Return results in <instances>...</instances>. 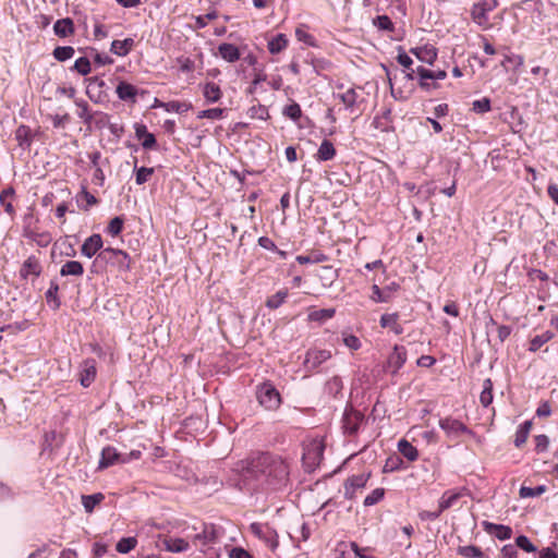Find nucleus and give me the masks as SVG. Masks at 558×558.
I'll return each instance as SVG.
<instances>
[{
  "label": "nucleus",
  "instance_id": "obj_1",
  "mask_svg": "<svg viewBox=\"0 0 558 558\" xmlns=\"http://www.w3.org/2000/svg\"><path fill=\"white\" fill-rule=\"evenodd\" d=\"M238 470L245 481H254L255 486L264 490H280L289 483V464L270 452H260L247 461H241Z\"/></svg>",
  "mask_w": 558,
  "mask_h": 558
},
{
  "label": "nucleus",
  "instance_id": "obj_2",
  "mask_svg": "<svg viewBox=\"0 0 558 558\" xmlns=\"http://www.w3.org/2000/svg\"><path fill=\"white\" fill-rule=\"evenodd\" d=\"M108 265L118 268V270L126 271L130 269V257L122 250L106 247L93 260L90 271L94 274L102 272Z\"/></svg>",
  "mask_w": 558,
  "mask_h": 558
},
{
  "label": "nucleus",
  "instance_id": "obj_3",
  "mask_svg": "<svg viewBox=\"0 0 558 558\" xmlns=\"http://www.w3.org/2000/svg\"><path fill=\"white\" fill-rule=\"evenodd\" d=\"M256 397L259 404L266 410H277L281 403L280 393L269 381L263 383L257 387Z\"/></svg>",
  "mask_w": 558,
  "mask_h": 558
},
{
  "label": "nucleus",
  "instance_id": "obj_4",
  "mask_svg": "<svg viewBox=\"0 0 558 558\" xmlns=\"http://www.w3.org/2000/svg\"><path fill=\"white\" fill-rule=\"evenodd\" d=\"M498 5L497 0H480L474 3L471 10V16L474 23H476L483 29H488L492 24L488 19V14L494 11Z\"/></svg>",
  "mask_w": 558,
  "mask_h": 558
},
{
  "label": "nucleus",
  "instance_id": "obj_5",
  "mask_svg": "<svg viewBox=\"0 0 558 558\" xmlns=\"http://www.w3.org/2000/svg\"><path fill=\"white\" fill-rule=\"evenodd\" d=\"M86 94L88 98L95 104H102L107 101L108 94L106 92V82L98 76L88 77L86 80Z\"/></svg>",
  "mask_w": 558,
  "mask_h": 558
},
{
  "label": "nucleus",
  "instance_id": "obj_6",
  "mask_svg": "<svg viewBox=\"0 0 558 558\" xmlns=\"http://www.w3.org/2000/svg\"><path fill=\"white\" fill-rule=\"evenodd\" d=\"M250 530L255 536L263 539L271 550L278 547V535L269 525L254 522L250 525Z\"/></svg>",
  "mask_w": 558,
  "mask_h": 558
},
{
  "label": "nucleus",
  "instance_id": "obj_7",
  "mask_svg": "<svg viewBox=\"0 0 558 558\" xmlns=\"http://www.w3.org/2000/svg\"><path fill=\"white\" fill-rule=\"evenodd\" d=\"M371 477V473H360L350 476L343 485L344 488V497L347 499L355 498L356 492L363 489L368 480Z\"/></svg>",
  "mask_w": 558,
  "mask_h": 558
},
{
  "label": "nucleus",
  "instance_id": "obj_8",
  "mask_svg": "<svg viewBox=\"0 0 558 558\" xmlns=\"http://www.w3.org/2000/svg\"><path fill=\"white\" fill-rule=\"evenodd\" d=\"M363 421L364 415L360 411L353 408H347L342 417L344 433L349 435L356 434Z\"/></svg>",
  "mask_w": 558,
  "mask_h": 558
},
{
  "label": "nucleus",
  "instance_id": "obj_9",
  "mask_svg": "<svg viewBox=\"0 0 558 558\" xmlns=\"http://www.w3.org/2000/svg\"><path fill=\"white\" fill-rule=\"evenodd\" d=\"M330 357L331 352L329 350L311 349L305 354L303 362L304 368L307 372H313Z\"/></svg>",
  "mask_w": 558,
  "mask_h": 558
},
{
  "label": "nucleus",
  "instance_id": "obj_10",
  "mask_svg": "<svg viewBox=\"0 0 558 558\" xmlns=\"http://www.w3.org/2000/svg\"><path fill=\"white\" fill-rule=\"evenodd\" d=\"M407 359V349L403 345L396 344L387 359L385 368L395 375L405 364Z\"/></svg>",
  "mask_w": 558,
  "mask_h": 558
},
{
  "label": "nucleus",
  "instance_id": "obj_11",
  "mask_svg": "<svg viewBox=\"0 0 558 558\" xmlns=\"http://www.w3.org/2000/svg\"><path fill=\"white\" fill-rule=\"evenodd\" d=\"M324 446L320 442H312L304 449L303 463L307 468H314L319 464L323 458Z\"/></svg>",
  "mask_w": 558,
  "mask_h": 558
},
{
  "label": "nucleus",
  "instance_id": "obj_12",
  "mask_svg": "<svg viewBox=\"0 0 558 558\" xmlns=\"http://www.w3.org/2000/svg\"><path fill=\"white\" fill-rule=\"evenodd\" d=\"M102 238L98 233H94L88 236L81 246V253L83 256L87 258H92L93 256H97V254L101 251L102 247Z\"/></svg>",
  "mask_w": 558,
  "mask_h": 558
},
{
  "label": "nucleus",
  "instance_id": "obj_13",
  "mask_svg": "<svg viewBox=\"0 0 558 558\" xmlns=\"http://www.w3.org/2000/svg\"><path fill=\"white\" fill-rule=\"evenodd\" d=\"M116 93L120 100L135 104L137 100L136 97L138 95V89L136 86L125 81H121L117 85Z\"/></svg>",
  "mask_w": 558,
  "mask_h": 558
},
{
  "label": "nucleus",
  "instance_id": "obj_14",
  "mask_svg": "<svg viewBox=\"0 0 558 558\" xmlns=\"http://www.w3.org/2000/svg\"><path fill=\"white\" fill-rule=\"evenodd\" d=\"M410 52L413 53L420 61L432 65L437 59V50L430 45L411 48Z\"/></svg>",
  "mask_w": 558,
  "mask_h": 558
},
{
  "label": "nucleus",
  "instance_id": "obj_15",
  "mask_svg": "<svg viewBox=\"0 0 558 558\" xmlns=\"http://www.w3.org/2000/svg\"><path fill=\"white\" fill-rule=\"evenodd\" d=\"M439 426L449 436H458L461 433H468V427L460 421L446 417L439 421Z\"/></svg>",
  "mask_w": 558,
  "mask_h": 558
},
{
  "label": "nucleus",
  "instance_id": "obj_16",
  "mask_svg": "<svg viewBox=\"0 0 558 558\" xmlns=\"http://www.w3.org/2000/svg\"><path fill=\"white\" fill-rule=\"evenodd\" d=\"M483 526L488 534L494 535L500 541L509 539L512 536V529L510 526L487 521L483 522Z\"/></svg>",
  "mask_w": 558,
  "mask_h": 558
},
{
  "label": "nucleus",
  "instance_id": "obj_17",
  "mask_svg": "<svg viewBox=\"0 0 558 558\" xmlns=\"http://www.w3.org/2000/svg\"><path fill=\"white\" fill-rule=\"evenodd\" d=\"M117 462H121V454L117 451L116 448L107 446L101 451L98 469H106L108 466L116 464Z\"/></svg>",
  "mask_w": 558,
  "mask_h": 558
},
{
  "label": "nucleus",
  "instance_id": "obj_18",
  "mask_svg": "<svg viewBox=\"0 0 558 558\" xmlns=\"http://www.w3.org/2000/svg\"><path fill=\"white\" fill-rule=\"evenodd\" d=\"M20 274L23 278H27L28 276L38 277L41 274V265L38 258L35 256H29L23 263Z\"/></svg>",
  "mask_w": 558,
  "mask_h": 558
},
{
  "label": "nucleus",
  "instance_id": "obj_19",
  "mask_svg": "<svg viewBox=\"0 0 558 558\" xmlns=\"http://www.w3.org/2000/svg\"><path fill=\"white\" fill-rule=\"evenodd\" d=\"M219 56L227 62L233 63L241 57L240 50L233 44L223 43L218 46Z\"/></svg>",
  "mask_w": 558,
  "mask_h": 558
},
{
  "label": "nucleus",
  "instance_id": "obj_20",
  "mask_svg": "<svg viewBox=\"0 0 558 558\" xmlns=\"http://www.w3.org/2000/svg\"><path fill=\"white\" fill-rule=\"evenodd\" d=\"M74 31V23L70 17L60 19L53 25V32L60 38L73 35Z\"/></svg>",
  "mask_w": 558,
  "mask_h": 558
},
{
  "label": "nucleus",
  "instance_id": "obj_21",
  "mask_svg": "<svg viewBox=\"0 0 558 558\" xmlns=\"http://www.w3.org/2000/svg\"><path fill=\"white\" fill-rule=\"evenodd\" d=\"M462 492H459V490H454V489H448L446 490L439 501H438V507L440 509L441 512H444L445 510L451 508L452 506L456 505V502L462 497Z\"/></svg>",
  "mask_w": 558,
  "mask_h": 558
},
{
  "label": "nucleus",
  "instance_id": "obj_22",
  "mask_svg": "<svg viewBox=\"0 0 558 558\" xmlns=\"http://www.w3.org/2000/svg\"><path fill=\"white\" fill-rule=\"evenodd\" d=\"M75 199L77 206L85 211L89 210L92 206L98 204V199L87 191L86 186H82L80 193L76 194Z\"/></svg>",
  "mask_w": 558,
  "mask_h": 558
},
{
  "label": "nucleus",
  "instance_id": "obj_23",
  "mask_svg": "<svg viewBox=\"0 0 558 558\" xmlns=\"http://www.w3.org/2000/svg\"><path fill=\"white\" fill-rule=\"evenodd\" d=\"M203 96L208 104H215L222 98V90L216 83L207 82L203 86Z\"/></svg>",
  "mask_w": 558,
  "mask_h": 558
},
{
  "label": "nucleus",
  "instance_id": "obj_24",
  "mask_svg": "<svg viewBox=\"0 0 558 558\" xmlns=\"http://www.w3.org/2000/svg\"><path fill=\"white\" fill-rule=\"evenodd\" d=\"M217 541V532L213 525L205 526L202 533H198L194 537L195 545L199 546H208L210 544L216 543Z\"/></svg>",
  "mask_w": 558,
  "mask_h": 558
},
{
  "label": "nucleus",
  "instance_id": "obj_25",
  "mask_svg": "<svg viewBox=\"0 0 558 558\" xmlns=\"http://www.w3.org/2000/svg\"><path fill=\"white\" fill-rule=\"evenodd\" d=\"M399 314H384L380 317V326L383 328H390L396 335H401L403 332L402 326L398 323Z\"/></svg>",
  "mask_w": 558,
  "mask_h": 558
},
{
  "label": "nucleus",
  "instance_id": "obj_26",
  "mask_svg": "<svg viewBox=\"0 0 558 558\" xmlns=\"http://www.w3.org/2000/svg\"><path fill=\"white\" fill-rule=\"evenodd\" d=\"M96 377L95 362L85 361L84 368L80 375V383L83 387L87 388L92 385Z\"/></svg>",
  "mask_w": 558,
  "mask_h": 558
},
{
  "label": "nucleus",
  "instance_id": "obj_27",
  "mask_svg": "<svg viewBox=\"0 0 558 558\" xmlns=\"http://www.w3.org/2000/svg\"><path fill=\"white\" fill-rule=\"evenodd\" d=\"M134 44L132 38L117 39L111 43L110 51L119 57H124L132 50Z\"/></svg>",
  "mask_w": 558,
  "mask_h": 558
},
{
  "label": "nucleus",
  "instance_id": "obj_28",
  "mask_svg": "<svg viewBox=\"0 0 558 558\" xmlns=\"http://www.w3.org/2000/svg\"><path fill=\"white\" fill-rule=\"evenodd\" d=\"M335 156L336 148L333 144L328 140H324L318 147L316 159L319 161H328L331 160Z\"/></svg>",
  "mask_w": 558,
  "mask_h": 558
},
{
  "label": "nucleus",
  "instance_id": "obj_29",
  "mask_svg": "<svg viewBox=\"0 0 558 558\" xmlns=\"http://www.w3.org/2000/svg\"><path fill=\"white\" fill-rule=\"evenodd\" d=\"M84 274V267L82 263L77 260H68L64 263L60 269V275L62 277L74 276L80 277Z\"/></svg>",
  "mask_w": 558,
  "mask_h": 558
},
{
  "label": "nucleus",
  "instance_id": "obj_30",
  "mask_svg": "<svg viewBox=\"0 0 558 558\" xmlns=\"http://www.w3.org/2000/svg\"><path fill=\"white\" fill-rule=\"evenodd\" d=\"M555 337L554 332L547 330L542 335H537L530 340L529 351L536 352L538 351L545 343L549 342Z\"/></svg>",
  "mask_w": 558,
  "mask_h": 558
},
{
  "label": "nucleus",
  "instance_id": "obj_31",
  "mask_svg": "<svg viewBox=\"0 0 558 558\" xmlns=\"http://www.w3.org/2000/svg\"><path fill=\"white\" fill-rule=\"evenodd\" d=\"M399 452L409 461H415L418 457L417 449L410 444L407 439H401L398 442Z\"/></svg>",
  "mask_w": 558,
  "mask_h": 558
},
{
  "label": "nucleus",
  "instance_id": "obj_32",
  "mask_svg": "<svg viewBox=\"0 0 558 558\" xmlns=\"http://www.w3.org/2000/svg\"><path fill=\"white\" fill-rule=\"evenodd\" d=\"M105 499V496L101 493H96L93 495H83L82 496V505L87 513L93 512L95 507L99 505Z\"/></svg>",
  "mask_w": 558,
  "mask_h": 558
},
{
  "label": "nucleus",
  "instance_id": "obj_33",
  "mask_svg": "<svg viewBox=\"0 0 558 558\" xmlns=\"http://www.w3.org/2000/svg\"><path fill=\"white\" fill-rule=\"evenodd\" d=\"M287 46L288 39L283 34H278L268 41V50L272 54L281 52Z\"/></svg>",
  "mask_w": 558,
  "mask_h": 558
},
{
  "label": "nucleus",
  "instance_id": "obj_34",
  "mask_svg": "<svg viewBox=\"0 0 558 558\" xmlns=\"http://www.w3.org/2000/svg\"><path fill=\"white\" fill-rule=\"evenodd\" d=\"M166 550L170 553H182L189 549V543L183 538H170L163 542Z\"/></svg>",
  "mask_w": 558,
  "mask_h": 558
},
{
  "label": "nucleus",
  "instance_id": "obj_35",
  "mask_svg": "<svg viewBox=\"0 0 558 558\" xmlns=\"http://www.w3.org/2000/svg\"><path fill=\"white\" fill-rule=\"evenodd\" d=\"M480 402L483 407L487 408L493 402V381L486 378L483 383V390L480 395Z\"/></svg>",
  "mask_w": 558,
  "mask_h": 558
},
{
  "label": "nucleus",
  "instance_id": "obj_36",
  "mask_svg": "<svg viewBox=\"0 0 558 558\" xmlns=\"http://www.w3.org/2000/svg\"><path fill=\"white\" fill-rule=\"evenodd\" d=\"M457 551L463 558H486L483 550L474 545L460 546Z\"/></svg>",
  "mask_w": 558,
  "mask_h": 558
},
{
  "label": "nucleus",
  "instance_id": "obj_37",
  "mask_svg": "<svg viewBox=\"0 0 558 558\" xmlns=\"http://www.w3.org/2000/svg\"><path fill=\"white\" fill-rule=\"evenodd\" d=\"M338 98L344 105L345 109L353 110V107L356 105L359 94L354 88H349L344 93L339 94Z\"/></svg>",
  "mask_w": 558,
  "mask_h": 558
},
{
  "label": "nucleus",
  "instance_id": "obj_38",
  "mask_svg": "<svg viewBox=\"0 0 558 558\" xmlns=\"http://www.w3.org/2000/svg\"><path fill=\"white\" fill-rule=\"evenodd\" d=\"M390 122H391V110L386 109L380 117H375L373 124L375 125L376 129L384 131V132H388L391 130Z\"/></svg>",
  "mask_w": 558,
  "mask_h": 558
},
{
  "label": "nucleus",
  "instance_id": "obj_39",
  "mask_svg": "<svg viewBox=\"0 0 558 558\" xmlns=\"http://www.w3.org/2000/svg\"><path fill=\"white\" fill-rule=\"evenodd\" d=\"M75 105L78 107V111H77V116L80 119H82V121L84 122V124H90L93 119H94V116L93 113L89 112V106L88 104L83 100V99H76L75 100Z\"/></svg>",
  "mask_w": 558,
  "mask_h": 558
},
{
  "label": "nucleus",
  "instance_id": "obj_40",
  "mask_svg": "<svg viewBox=\"0 0 558 558\" xmlns=\"http://www.w3.org/2000/svg\"><path fill=\"white\" fill-rule=\"evenodd\" d=\"M75 53V50L71 46H59L56 47L52 51V56L59 62H64L71 59Z\"/></svg>",
  "mask_w": 558,
  "mask_h": 558
},
{
  "label": "nucleus",
  "instance_id": "obj_41",
  "mask_svg": "<svg viewBox=\"0 0 558 558\" xmlns=\"http://www.w3.org/2000/svg\"><path fill=\"white\" fill-rule=\"evenodd\" d=\"M288 298V290H279L274 295L269 296L266 301V306L270 310L280 307Z\"/></svg>",
  "mask_w": 558,
  "mask_h": 558
},
{
  "label": "nucleus",
  "instance_id": "obj_42",
  "mask_svg": "<svg viewBox=\"0 0 558 558\" xmlns=\"http://www.w3.org/2000/svg\"><path fill=\"white\" fill-rule=\"evenodd\" d=\"M546 490L547 487L545 485H539L536 487L521 486L519 490V496L521 498H534L541 496Z\"/></svg>",
  "mask_w": 558,
  "mask_h": 558
},
{
  "label": "nucleus",
  "instance_id": "obj_43",
  "mask_svg": "<svg viewBox=\"0 0 558 558\" xmlns=\"http://www.w3.org/2000/svg\"><path fill=\"white\" fill-rule=\"evenodd\" d=\"M335 314V308H322L310 313L308 319L313 322H325L332 318Z\"/></svg>",
  "mask_w": 558,
  "mask_h": 558
},
{
  "label": "nucleus",
  "instance_id": "obj_44",
  "mask_svg": "<svg viewBox=\"0 0 558 558\" xmlns=\"http://www.w3.org/2000/svg\"><path fill=\"white\" fill-rule=\"evenodd\" d=\"M136 545L137 539L135 537H123L117 543L116 549L120 554H128L134 549Z\"/></svg>",
  "mask_w": 558,
  "mask_h": 558
},
{
  "label": "nucleus",
  "instance_id": "obj_45",
  "mask_svg": "<svg viewBox=\"0 0 558 558\" xmlns=\"http://www.w3.org/2000/svg\"><path fill=\"white\" fill-rule=\"evenodd\" d=\"M15 140L20 146H28L31 144V129L27 125H20L15 131Z\"/></svg>",
  "mask_w": 558,
  "mask_h": 558
},
{
  "label": "nucleus",
  "instance_id": "obj_46",
  "mask_svg": "<svg viewBox=\"0 0 558 558\" xmlns=\"http://www.w3.org/2000/svg\"><path fill=\"white\" fill-rule=\"evenodd\" d=\"M267 80V75L265 74L263 69L255 68L254 69V76L251 82L250 87L247 88V93L253 95L257 90V85L262 82H265Z\"/></svg>",
  "mask_w": 558,
  "mask_h": 558
},
{
  "label": "nucleus",
  "instance_id": "obj_47",
  "mask_svg": "<svg viewBox=\"0 0 558 558\" xmlns=\"http://www.w3.org/2000/svg\"><path fill=\"white\" fill-rule=\"evenodd\" d=\"M223 113L225 109L221 108L205 109L197 113V119L220 120L223 118Z\"/></svg>",
  "mask_w": 558,
  "mask_h": 558
},
{
  "label": "nucleus",
  "instance_id": "obj_48",
  "mask_svg": "<svg viewBox=\"0 0 558 558\" xmlns=\"http://www.w3.org/2000/svg\"><path fill=\"white\" fill-rule=\"evenodd\" d=\"M14 195V190L12 187L4 189L0 193V203L4 207V211L9 215L14 214V207L11 202H7L8 197H12Z\"/></svg>",
  "mask_w": 558,
  "mask_h": 558
},
{
  "label": "nucleus",
  "instance_id": "obj_49",
  "mask_svg": "<svg viewBox=\"0 0 558 558\" xmlns=\"http://www.w3.org/2000/svg\"><path fill=\"white\" fill-rule=\"evenodd\" d=\"M385 496V489L381 487L375 488L369 495H367L364 499V506L371 507L378 504Z\"/></svg>",
  "mask_w": 558,
  "mask_h": 558
},
{
  "label": "nucleus",
  "instance_id": "obj_50",
  "mask_svg": "<svg viewBox=\"0 0 558 558\" xmlns=\"http://www.w3.org/2000/svg\"><path fill=\"white\" fill-rule=\"evenodd\" d=\"M124 219L122 217H114L110 220L107 232L112 236H117L121 233L123 229Z\"/></svg>",
  "mask_w": 558,
  "mask_h": 558
},
{
  "label": "nucleus",
  "instance_id": "obj_51",
  "mask_svg": "<svg viewBox=\"0 0 558 558\" xmlns=\"http://www.w3.org/2000/svg\"><path fill=\"white\" fill-rule=\"evenodd\" d=\"M515 546L526 553H535L537 550L536 546L525 535H519L515 538Z\"/></svg>",
  "mask_w": 558,
  "mask_h": 558
},
{
  "label": "nucleus",
  "instance_id": "obj_52",
  "mask_svg": "<svg viewBox=\"0 0 558 558\" xmlns=\"http://www.w3.org/2000/svg\"><path fill=\"white\" fill-rule=\"evenodd\" d=\"M168 112H186L190 109V105L180 101H169L161 105Z\"/></svg>",
  "mask_w": 558,
  "mask_h": 558
},
{
  "label": "nucleus",
  "instance_id": "obj_53",
  "mask_svg": "<svg viewBox=\"0 0 558 558\" xmlns=\"http://www.w3.org/2000/svg\"><path fill=\"white\" fill-rule=\"evenodd\" d=\"M283 114L293 121H298L302 116V110L299 104L292 102L283 109Z\"/></svg>",
  "mask_w": 558,
  "mask_h": 558
},
{
  "label": "nucleus",
  "instance_id": "obj_54",
  "mask_svg": "<svg viewBox=\"0 0 558 558\" xmlns=\"http://www.w3.org/2000/svg\"><path fill=\"white\" fill-rule=\"evenodd\" d=\"M372 292L371 299L376 303L388 302L390 299V294L385 289L381 290L377 284L372 287Z\"/></svg>",
  "mask_w": 558,
  "mask_h": 558
},
{
  "label": "nucleus",
  "instance_id": "obj_55",
  "mask_svg": "<svg viewBox=\"0 0 558 558\" xmlns=\"http://www.w3.org/2000/svg\"><path fill=\"white\" fill-rule=\"evenodd\" d=\"M154 173V168L141 167L136 169L135 181L136 184L142 185L146 183Z\"/></svg>",
  "mask_w": 558,
  "mask_h": 558
},
{
  "label": "nucleus",
  "instance_id": "obj_56",
  "mask_svg": "<svg viewBox=\"0 0 558 558\" xmlns=\"http://www.w3.org/2000/svg\"><path fill=\"white\" fill-rule=\"evenodd\" d=\"M74 70L81 75H87L92 71L89 60L86 57L78 58L74 63Z\"/></svg>",
  "mask_w": 558,
  "mask_h": 558
},
{
  "label": "nucleus",
  "instance_id": "obj_57",
  "mask_svg": "<svg viewBox=\"0 0 558 558\" xmlns=\"http://www.w3.org/2000/svg\"><path fill=\"white\" fill-rule=\"evenodd\" d=\"M247 114L250 116V118L252 119H260V120H264L268 117V110L265 106L263 105H256V106H252L248 111H247Z\"/></svg>",
  "mask_w": 558,
  "mask_h": 558
},
{
  "label": "nucleus",
  "instance_id": "obj_58",
  "mask_svg": "<svg viewBox=\"0 0 558 558\" xmlns=\"http://www.w3.org/2000/svg\"><path fill=\"white\" fill-rule=\"evenodd\" d=\"M374 25L380 31H392L393 23L387 15H378L374 19Z\"/></svg>",
  "mask_w": 558,
  "mask_h": 558
},
{
  "label": "nucleus",
  "instance_id": "obj_59",
  "mask_svg": "<svg viewBox=\"0 0 558 558\" xmlns=\"http://www.w3.org/2000/svg\"><path fill=\"white\" fill-rule=\"evenodd\" d=\"M59 286L56 282H51L49 289L46 292V300L48 303L53 302L54 308L60 306V301L58 299Z\"/></svg>",
  "mask_w": 558,
  "mask_h": 558
},
{
  "label": "nucleus",
  "instance_id": "obj_60",
  "mask_svg": "<svg viewBox=\"0 0 558 558\" xmlns=\"http://www.w3.org/2000/svg\"><path fill=\"white\" fill-rule=\"evenodd\" d=\"M415 72L417 73V75L420 76L421 78V82H420V86L423 88V89H426V90H429L430 88H436L437 85L436 84H429L426 82V76L429 75V70L428 69H425L423 66H418Z\"/></svg>",
  "mask_w": 558,
  "mask_h": 558
},
{
  "label": "nucleus",
  "instance_id": "obj_61",
  "mask_svg": "<svg viewBox=\"0 0 558 558\" xmlns=\"http://www.w3.org/2000/svg\"><path fill=\"white\" fill-rule=\"evenodd\" d=\"M33 215H26L24 217L23 235L27 239L34 238V234L37 232L33 227Z\"/></svg>",
  "mask_w": 558,
  "mask_h": 558
},
{
  "label": "nucleus",
  "instance_id": "obj_62",
  "mask_svg": "<svg viewBox=\"0 0 558 558\" xmlns=\"http://www.w3.org/2000/svg\"><path fill=\"white\" fill-rule=\"evenodd\" d=\"M472 109L476 113H485L490 110V100L486 97L475 100L472 104Z\"/></svg>",
  "mask_w": 558,
  "mask_h": 558
},
{
  "label": "nucleus",
  "instance_id": "obj_63",
  "mask_svg": "<svg viewBox=\"0 0 558 558\" xmlns=\"http://www.w3.org/2000/svg\"><path fill=\"white\" fill-rule=\"evenodd\" d=\"M218 17L217 11H210L205 15H199L195 17V23L197 28H204L207 25V21L216 20Z\"/></svg>",
  "mask_w": 558,
  "mask_h": 558
},
{
  "label": "nucleus",
  "instance_id": "obj_64",
  "mask_svg": "<svg viewBox=\"0 0 558 558\" xmlns=\"http://www.w3.org/2000/svg\"><path fill=\"white\" fill-rule=\"evenodd\" d=\"M229 558H253V556L242 547H233L229 551Z\"/></svg>",
  "mask_w": 558,
  "mask_h": 558
}]
</instances>
